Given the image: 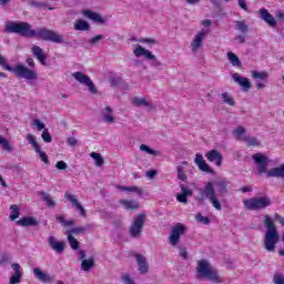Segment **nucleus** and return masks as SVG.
I'll return each mask as SVG.
<instances>
[{
	"label": "nucleus",
	"instance_id": "obj_1",
	"mask_svg": "<svg viewBox=\"0 0 284 284\" xmlns=\"http://www.w3.org/2000/svg\"><path fill=\"white\" fill-rule=\"evenodd\" d=\"M4 32L20 34V37L42 39V41H50L51 43H65V37L63 34L45 28L31 29L28 22L9 21L6 23Z\"/></svg>",
	"mask_w": 284,
	"mask_h": 284
},
{
	"label": "nucleus",
	"instance_id": "obj_2",
	"mask_svg": "<svg viewBox=\"0 0 284 284\" xmlns=\"http://www.w3.org/2000/svg\"><path fill=\"white\" fill-rule=\"evenodd\" d=\"M229 184L230 183L225 179H216L215 182H207L204 185L203 190L200 192V196L201 199H206L207 201H210L211 205H213V207L217 210V212H221L223 207L221 206V201H219V196L216 195L215 187H217V192L220 194H227Z\"/></svg>",
	"mask_w": 284,
	"mask_h": 284
},
{
	"label": "nucleus",
	"instance_id": "obj_3",
	"mask_svg": "<svg viewBox=\"0 0 284 284\" xmlns=\"http://www.w3.org/2000/svg\"><path fill=\"white\" fill-rule=\"evenodd\" d=\"M195 277L197 281H211V283H223V278L219 274V270L214 268L210 261L200 260L195 266Z\"/></svg>",
	"mask_w": 284,
	"mask_h": 284
},
{
	"label": "nucleus",
	"instance_id": "obj_4",
	"mask_svg": "<svg viewBox=\"0 0 284 284\" xmlns=\"http://www.w3.org/2000/svg\"><path fill=\"white\" fill-rule=\"evenodd\" d=\"M254 163L257 165L256 174H266L268 179H284V164L281 168H273L267 171L270 159L263 153H255L252 156Z\"/></svg>",
	"mask_w": 284,
	"mask_h": 284
},
{
	"label": "nucleus",
	"instance_id": "obj_5",
	"mask_svg": "<svg viewBox=\"0 0 284 284\" xmlns=\"http://www.w3.org/2000/svg\"><path fill=\"white\" fill-rule=\"evenodd\" d=\"M263 224L266 227L264 235V250H266V252H274V250H276V244L281 241L278 230L276 229V225H274V221H272L270 215H264Z\"/></svg>",
	"mask_w": 284,
	"mask_h": 284
},
{
	"label": "nucleus",
	"instance_id": "obj_6",
	"mask_svg": "<svg viewBox=\"0 0 284 284\" xmlns=\"http://www.w3.org/2000/svg\"><path fill=\"white\" fill-rule=\"evenodd\" d=\"M0 65L3 68V70L16 74L18 79H26V81H37V79H39V73L36 70H32L23 64H17L14 68L10 67L8 63H6V58H3V55H0Z\"/></svg>",
	"mask_w": 284,
	"mask_h": 284
},
{
	"label": "nucleus",
	"instance_id": "obj_7",
	"mask_svg": "<svg viewBox=\"0 0 284 284\" xmlns=\"http://www.w3.org/2000/svg\"><path fill=\"white\" fill-rule=\"evenodd\" d=\"M243 203L246 210H250L251 212H256L270 207V205H272V200L270 199V196L265 195L244 200Z\"/></svg>",
	"mask_w": 284,
	"mask_h": 284
},
{
	"label": "nucleus",
	"instance_id": "obj_8",
	"mask_svg": "<svg viewBox=\"0 0 284 284\" xmlns=\"http://www.w3.org/2000/svg\"><path fill=\"white\" fill-rule=\"evenodd\" d=\"M145 225V213H140L133 217V222L129 229V234L131 239H140L143 234V227Z\"/></svg>",
	"mask_w": 284,
	"mask_h": 284
},
{
	"label": "nucleus",
	"instance_id": "obj_9",
	"mask_svg": "<svg viewBox=\"0 0 284 284\" xmlns=\"http://www.w3.org/2000/svg\"><path fill=\"white\" fill-rule=\"evenodd\" d=\"M133 54L136 58L144 57V59H146V61H152L151 65H153V68H161V65H163V63H161V61L156 60V55H154L152 53V51L141 47V44L135 45V48L133 50Z\"/></svg>",
	"mask_w": 284,
	"mask_h": 284
},
{
	"label": "nucleus",
	"instance_id": "obj_10",
	"mask_svg": "<svg viewBox=\"0 0 284 284\" xmlns=\"http://www.w3.org/2000/svg\"><path fill=\"white\" fill-rule=\"evenodd\" d=\"M183 234H185V225L182 223H176L174 226H172L169 235L170 245H172V247H176V245L181 243V236H183Z\"/></svg>",
	"mask_w": 284,
	"mask_h": 284
},
{
	"label": "nucleus",
	"instance_id": "obj_11",
	"mask_svg": "<svg viewBox=\"0 0 284 284\" xmlns=\"http://www.w3.org/2000/svg\"><path fill=\"white\" fill-rule=\"evenodd\" d=\"M72 77H73V79H75V81L81 83V85H87V88H89V92H91V94H97V92H98L97 87L94 85V82H92V79H90L87 74H84L81 71H77V72L72 73Z\"/></svg>",
	"mask_w": 284,
	"mask_h": 284
},
{
	"label": "nucleus",
	"instance_id": "obj_12",
	"mask_svg": "<svg viewBox=\"0 0 284 284\" xmlns=\"http://www.w3.org/2000/svg\"><path fill=\"white\" fill-rule=\"evenodd\" d=\"M26 139L28 141L29 145H32L37 154H39V159L42 163H45V165L50 164V160L48 159V154L45 152L41 151V146L39 145V142H37V138L34 135L28 133L26 135Z\"/></svg>",
	"mask_w": 284,
	"mask_h": 284
},
{
	"label": "nucleus",
	"instance_id": "obj_13",
	"mask_svg": "<svg viewBox=\"0 0 284 284\" xmlns=\"http://www.w3.org/2000/svg\"><path fill=\"white\" fill-rule=\"evenodd\" d=\"M194 163L201 172H206V174H214V169L207 165V162H205V159H203V154L196 153Z\"/></svg>",
	"mask_w": 284,
	"mask_h": 284
},
{
	"label": "nucleus",
	"instance_id": "obj_14",
	"mask_svg": "<svg viewBox=\"0 0 284 284\" xmlns=\"http://www.w3.org/2000/svg\"><path fill=\"white\" fill-rule=\"evenodd\" d=\"M205 37H207V31L202 30L193 38L191 42L192 52H199V49L203 45V39H205Z\"/></svg>",
	"mask_w": 284,
	"mask_h": 284
},
{
	"label": "nucleus",
	"instance_id": "obj_15",
	"mask_svg": "<svg viewBox=\"0 0 284 284\" xmlns=\"http://www.w3.org/2000/svg\"><path fill=\"white\" fill-rule=\"evenodd\" d=\"M205 158L207 159V161H210V163H215L217 168H221V165H223V155L216 150H211L206 152Z\"/></svg>",
	"mask_w": 284,
	"mask_h": 284
},
{
	"label": "nucleus",
	"instance_id": "obj_16",
	"mask_svg": "<svg viewBox=\"0 0 284 284\" xmlns=\"http://www.w3.org/2000/svg\"><path fill=\"white\" fill-rule=\"evenodd\" d=\"M48 243L53 252H57L58 254H62V252H65V242L57 241V239L51 235L48 237Z\"/></svg>",
	"mask_w": 284,
	"mask_h": 284
},
{
	"label": "nucleus",
	"instance_id": "obj_17",
	"mask_svg": "<svg viewBox=\"0 0 284 284\" xmlns=\"http://www.w3.org/2000/svg\"><path fill=\"white\" fill-rule=\"evenodd\" d=\"M11 268L14 273L9 278V284H19V283H21V264L11 263Z\"/></svg>",
	"mask_w": 284,
	"mask_h": 284
},
{
	"label": "nucleus",
	"instance_id": "obj_18",
	"mask_svg": "<svg viewBox=\"0 0 284 284\" xmlns=\"http://www.w3.org/2000/svg\"><path fill=\"white\" fill-rule=\"evenodd\" d=\"M31 52H32L33 57H36V59H38V61L41 65H48V62H47L48 57L45 55V53L43 52V49H41V47L33 45L31 48Z\"/></svg>",
	"mask_w": 284,
	"mask_h": 284
},
{
	"label": "nucleus",
	"instance_id": "obj_19",
	"mask_svg": "<svg viewBox=\"0 0 284 284\" xmlns=\"http://www.w3.org/2000/svg\"><path fill=\"white\" fill-rule=\"evenodd\" d=\"M260 16L261 19L265 21V23H267L271 28H276V19L274 18V16L271 14L267 9H260Z\"/></svg>",
	"mask_w": 284,
	"mask_h": 284
},
{
	"label": "nucleus",
	"instance_id": "obj_20",
	"mask_svg": "<svg viewBox=\"0 0 284 284\" xmlns=\"http://www.w3.org/2000/svg\"><path fill=\"white\" fill-rule=\"evenodd\" d=\"M135 258L140 274H148V272H150V264H148L145 256H143V254H136Z\"/></svg>",
	"mask_w": 284,
	"mask_h": 284
},
{
	"label": "nucleus",
	"instance_id": "obj_21",
	"mask_svg": "<svg viewBox=\"0 0 284 284\" xmlns=\"http://www.w3.org/2000/svg\"><path fill=\"white\" fill-rule=\"evenodd\" d=\"M83 17H85L87 19H90L91 21H93L94 23H101L102 26H104L105 23V19H103V17L92 10H84L82 12Z\"/></svg>",
	"mask_w": 284,
	"mask_h": 284
},
{
	"label": "nucleus",
	"instance_id": "obj_22",
	"mask_svg": "<svg viewBox=\"0 0 284 284\" xmlns=\"http://www.w3.org/2000/svg\"><path fill=\"white\" fill-rule=\"evenodd\" d=\"M33 275L41 283H50L52 281V276H50V274L43 272L39 267L33 268Z\"/></svg>",
	"mask_w": 284,
	"mask_h": 284
},
{
	"label": "nucleus",
	"instance_id": "obj_23",
	"mask_svg": "<svg viewBox=\"0 0 284 284\" xmlns=\"http://www.w3.org/2000/svg\"><path fill=\"white\" fill-rule=\"evenodd\" d=\"M132 105L135 108H150V110H154L152 102L148 101L145 98L134 97L132 99Z\"/></svg>",
	"mask_w": 284,
	"mask_h": 284
},
{
	"label": "nucleus",
	"instance_id": "obj_24",
	"mask_svg": "<svg viewBox=\"0 0 284 284\" xmlns=\"http://www.w3.org/2000/svg\"><path fill=\"white\" fill-rule=\"evenodd\" d=\"M232 79L233 81H235V83H239L244 90H250V88H252V82H250V79L243 78L239 73H233Z\"/></svg>",
	"mask_w": 284,
	"mask_h": 284
},
{
	"label": "nucleus",
	"instance_id": "obj_25",
	"mask_svg": "<svg viewBox=\"0 0 284 284\" xmlns=\"http://www.w3.org/2000/svg\"><path fill=\"white\" fill-rule=\"evenodd\" d=\"M194 193L192 192V189L185 187L184 185H181V193L176 194V200L179 203H187V196H192Z\"/></svg>",
	"mask_w": 284,
	"mask_h": 284
},
{
	"label": "nucleus",
	"instance_id": "obj_26",
	"mask_svg": "<svg viewBox=\"0 0 284 284\" xmlns=\"http://www.w3.org/2000/svg\"><path fill=\"white\" fill-rule=\"evenodd\" d=\"M120 205H123L124 210H139L140 205L136 200H120Z\"/></svg>",
	"mask_w": 284,
	"mask_h": 284
},
{
	"label": "nucleus",
	"instance_id": "obj_27",
	"mask_svg": "<svg viewBox=\"0 0 284 284\" xmlns=\"http://www.w3.org/2000/svg\"><path fill=\"white\" fill-rule=\"evenodd\" d=\"M90 230H94V224H85L84 226H77L69 231L70 234H85V232H90Z\"/></svg>",
	"mask_w": 284,
	"mask_h": 284
},
{
	"label": "nucleus",
	"instance_id": "obj_28",
	"mask_svg": "<svg viewBox=\"0 0 284 284\" xmlns=\"http://www.w3.org/2000/svg\"><path fill=\"white\" fill-rule=\"evenodd\" d=\"M118 190H121L122 192H131L133 194H138V196H142L143 195V189H141L139 186H123V185H119Z\"/></svg>",
	"mask_w": 284,
	"mask_h": 284
},
{
	"label": "nucleus",
	"instance_id": "obj_29",
	"mask_svg": "<svg viewBox=\"0 0 284 284\" xmlns=\"http://www.w3.org/2000/svg\"><path fill=\"white\" fill-rule=\"evenodd\" d=\"M74 30H78L80 32H85L88 30H90V23H88V21L79 19L74 22L73 26Z\"/></svg>",
	"mask_w": 284,
	"mask_h": 284
},
{
	"label": "nucleus",
	"instance_id": "obj_30",
	"mask_svg": "<svg viewBox=\"0 0 284 284\" xmlns=\"http://www.w3.org/2000/svg\"><path fill=\"white\" fill-rule=\"evenodd\" d=\"M17 225H20L21 227L34 226L37 225V220L34 217H21L17 221Z\"/></svg>",
	"mask_w": 284,
	"mask_h": 284
},
{
	"label": "nucleus",
	"instance_id": "obj_31",
	"mask_svg": "<svg viewBox=\"0 0 284 284\" xmlns=\"http://www.w3.org/2000/svg\"><path fill=\"white\" fill-rule=\"evenodd\" d=\"M40 196L42 201H44L45 205H48V207H57V202L52 200V195L45 192H40Z\"/></svg>",
	"mask_w": 284,
	"mask_h": 284
},
{
	"label": "nucleus",
	"instance_id": "obj_32",
	"mask_svg": "<svg viewBox=\"0 0 284 284\" xmlns=\"http://www.w3.org/2000/svg\"><path fill=\"white\" fill-rule=\"evenodd\" d=\"M226 57L232 65L235 68H241V59H239V55L236 53L230 51L226 53Z\"/></svg>",
	"mask_w": 284,
	"mask_h": 284
},
{
	"label": "nucleus",
	"instance_id": "obj_33",
	"mask_svg": "<svg viewBox=\"0 0 284 284\" xmlns=\"http://www.w3.org/2000/svg\"><path fill=\"white\" fill-rule=\"evenodd\" d=\"M221 99L223 103H226V105H231V108H234L236 105V102L227 92L221 93Z\"/></svg>",
	"mask_w": 284,
	"mask_h": 284
},
{
	"label": "nucleus",
	"instance_id": "obj_34",
	"mask_svg": "<svg viewBox=\"0 0 284 284\" xmlns=\"http://www.w3.org/2000/svg\"><path fill=\"white\" fill-rule=\"evenodd\" d=\"M235 26V30H239L243 34L250 32V26H247L244 20L236 21Z\"/></svg>",
	"mask_w": 284,
	"mask_h": 284
},
{
	"label": "nucleus",
	"instance_id": "obj_35",
	"mask_svg": "<svg viewBox=\"0 0 284 284\" xmlns=\"http://www.w3.org/2000/svg\"><path fill=\"white\" fill-rule=\"evenodd\" d=\"M81 267L83 272H90L94 267V260H82Z\"/></svg>",
	"mask_w": 284,
	"mask_h": 284
},
{
	"label": "nucleus",
	"instance_id": "obj_36",
	"mask_svg": "<svg viewBox=\"0 0 284 284\" xmlns=\"http://www.w3.org/2000/svg\"><path fill=\"white\" fill-rule=\"evenodd\" d=\"M64 199L69 201V203H71L72 207H77L81 204V202H79V199H77V195L74 194L67 193L64 194Z\"/></svg>",
	"mask_w": 284,
	"mask_h": 284
},
{
	"label": "nucleus",
	"instance_id": "obj_37",
	"mask_svg": "<svg viewBox=\"0 0 284 284\" xmlns=\"http://www.w3.org/2000/svg\"><path fill=\"white\" fill-rule=\"evenodd\" d=\"M91 159H93V161H95V165L98 168H101V165H103L104 160L103 156L101 155V153H97V152H92L90 153Z\"/></svg>",
	"mask_w": 284,
	"mask_h": 284
},
{
	"label": "nucleus",
	"instance_id": "obj_38",
	"mask_svg": "<svg viewBox=\"0 0 284 284\" xmlns=\"http://www.w3.org/2000/svg\"><path fill=\"white\" fill-rule=\"evenodd\" d=\"M10 210H11V214H10L9 219L11 221H17V217L20 216V214H21L19 206L17 204H13L10 206Z\"/></svg>",
	"mask_w": 284,
	"mask_h": 284
},
{
	"label": "nucleus",
	"instance_id": "obj_39",
	"mask_svg": "<svg viewBox=\"0 0 284 284\" xmlns=\"http://www.w3.org/2000/svg\"><path fill=\"white\" fill-rule=\"evenodd\" d=\"M176 172H178V179L179 181H187V174H185V166L183 165H178L176 166Z\"/></svg>",
	"mask_w": 284,
	"mask_h": 284
},
{
	"label": "nucleus",
	"instance_id": "obj_40",
	"mask_svg": "<svg viewBox=\"0 0 284 284\" xmlns=\"http://www.w3.org/2000/svg\"><path fill=\"white\" fill-rule=\"evenodd\" d=\"M251 77H252V79H260L261 81H265V79H267V77H270V74H267L266 71H263V72L252 71Z\"/></svg>",
	"mask_w": 284,
	"mask_h": 284
},
{
	"label": "nucleus",
	"instance_id": "obj_41",
	"mask_svg": "<svg viewBox=\"0 0 284 284\" xmlns=\"http://www.w3.org/2000/svg\"><path fill=\"white\" fill-rule=\"evenodd\" d=\"M68 241L70 244V247L73 250H79V242L78 240L72 235V233L68 232Z\"/></svg>",
	"mask_w": 284,
	"mask_h": 284
},
{
	"label": "nucleus",
	"instance_id": "obj_42",
	"mask_svg": "<svg viewBox=\"0 0 284 284\" xmlns=\"http://www.w3.org/2000/svg\"><path fill=\"white\" fill-rule=\"evenodd\" d=\"M105 39L103 34L94 36L93 38L88 40L89 45H99V42L103 41Z\"/></svg>",
	"mask_w": 284,
	"mask_h": 284
},
{
	"label": "nucleus",
	"instance_id": "obj_43",
	"mask_svg": "<svg viewBox=\"0 0 284 284\" xmlns=\"http://www.w3.org/2000/svg\"><path fill=\"white\" fill-rule=\"evenodd\" d=\"M195 220L197 221V223H203V225H210V217L207 216H203V214L197 213L195 215Z\"/></svg>",
	"mask_w": 284,
	"mask_h": 284
},
{
	"label": "nucleus",
	"instance_id": "obj_44",
	"mask_svg": "<svg viewBox=\"0 0 284 284\" xmlns=\"http://www.w3.org/2000/svg\"><path fill=\"white\" fill-rule=\"evenodd\" d=\"M42 141H44V143H52V135H50V131L48 129H44L42 131Z\"/></svg>",
	"mask_w": 284,
	"mask_h": 284
},
{
	"label": "nucleus",
	"instance_id": "obj_45",
	"mask_svg": "<svg viewBox=\"0 0 284 284\" xmlns=\"http://www.w3.org/2000/svg\"><path fill=\"white\" fill-rule=\"evenodd\" d=\"M140 150L141 152H145L146 154H151L152 156L156 155V151H154V149H151L146 144H141Z\"/></svg>",
	"mask_w": 284,
	"mask_h": 284
},
{
	"label": "nucleus",
	"instance_id": "obj_46",
	"mask_svg": "<svg viewBox=\"0 0 284 284\" xmlns=\"http://www.w3.org/2000/svg\"><path fill=\"white\" fill-rule=\"evenodd\" d=\"M233 134H234V136H235L239 141H241V136H242L243 134H245V128H243V126H237V128L233 131Z\"/></svg>",
	"mask_w": 284,
	"mask_h": 284
},
{
	"label": "nucleus",
	"instance_id": "obj_47",
	"mask_svg": "<svg viewBox=\"0 0 284 284\" xmlns=\"http://www.w3.org/2000/svg\"><path fill=\"white\" fill-rule=\"evenodd\" d=\"M9 263H12V256H10L8 254L1 255V257H0V265L1 266L9 265Z\"/></svg>",
	"mask_w": 284,
	"mask_h": 284
},
{
	"label": "nucleus",
	"instance_id": "obj_48",
	"mask_svg": "<svg viewBox=\"0 0 284 284\" xmlns=\"http://www.w3.org/2000/svg\"><path fill=\"white\" fill-rule=\"evenodd\" d=\"M274 284H284V274L283 273H275L273 276Z\"/></svg>",
	"mask_w": 284,
	"mask_h": 284
},
{
	"label": "nucleus",
	"instance_id": "obj_49",
	"mask_svg": "<svg viewBox=\"0 0 284 284\" xmlns=\"http://www.w3.org/2000/svg\"><path fill=\"white\" fill-rule=\"evenodd\" d=\"M31 125H36L39 132H41V130H45V123L41 122L39 119H34Z\"/></svg>",
	"mask_w": 284,
	"mask_h": 284
},
{
	"label": "nucleus",
	"instance_id": "obj_50",
	"mask_svg": "<svg viewBox=\"0 0 284 284\" xmlns=\"http://www.w3.org/2000/svg\"><path fill=\"white\" fill-rule=\"evenodd\" d=\"M243 141H245V143L250 146L258 145V141L256 140V138L245 136L243 138Z\"/></svg>",
	"mask_w": 284,
	"mask_h": 284
},
{
	"label": "nucleus",
	"instance_id": "obj_51",
	"mask_svg": "<svg viewBox=\"0 0 284 284\" xmlns=\"http://www.w3.org/2000/svg\"><path fill=\"white\" fill-rule=\"evenodd\" d=\"M29 6H31V8H48V3L39 2V1H34V0H31L29 2Z\"/></svg>",
	"mask_w": 284,
	"mask_h": 284
},
{
	"label": "nucleus",
	"instance_id": "obj_52",
	"mask_svg": "<svg viewBox=\"0 0 284 284\" xmlns=\"http://www.w3.org/2000/svg\"><path fill=\"white\" fill-rule=\"evenodd\" d=\"M121 281L124 284H136V282H134V280H132L129 274H122L121 275Z\"/></svg>",
	"mask_w": 284,
	"mask_h": 284
},
{
	"label": "nucleus",
	"instance_id": "obj_53",
	"mask_svg": "<svg viewBox=\"0 0 284 284\" xmlns=\"http://www.w3.org/2000/svg\"><path fill=\"white\" fill-rule=\"evenodd\" d=\"M0 145H2L3 150H12V146H10V142H8V139L0 136Z\"/></svg>",
	"mask_w": 284,
	"mask_h": 284
},
{
	"label": "nucleus",
	"instance_id": "obj_54",
	"mask_svg": "<svg viewBox=\"0 0 284 284\" xmlns=\"http://www.w3.org/2000/svg\"><path fill=\"white\" fill-rule=\"evenodd\" d=\"M102 121H104V123H115L116 119H114L112 114L106 113L102 116Z\"/></svg>",
	"mask_w": 284,
	"mask_h": 284
},
{
	"label": "nucleus",
	"instance_id": "obj_55",
	"mask_svg": "<svg viewBox=\"0 0 284 284\" xmlns=\"http://www.w3.org/2000/svg\"><path fill=\"white\" fill-rule=\"evenodd\" d=\"M67 143L71 148H77V145H79V140H77V138L74 136H71V138H68Z\"/></svg>",
	"mask_w": 284,
	"mask_h": 284
},
{
	"label": "nucleus",
	"instance_id": "obj_56",
	"mask_svg": "<svg viewBox=\"0 0 284 284\" xmlns=\"http://www.w3.org/2000/svg\"><path fill=\"white\" fill-rule=\"evenodd\" d=\"M139 43H149L151 45H154V43H156V40L152 38H142L139 40Z\"/></svg>",
	"mask_w": 284,
	"mask_h": 284
},
{
	"label": "nucleus",
	"instance_id": "obj_57",
	"mask_svg": "<svg viewBox=\"0 0 284 284\" xmlns=\"http://www.w3.org/2000/svg\"><path fill=\"white\" fill-rule=\"evenodd\" d=\"M55 168L57 170H68V164L64 161H58Z\"/></svg>",
	"mask_w": 284,
	"mask_h": 284
},
{
	"label": "nucleus",
	"instance_id": "obj_58",
	"mask_svg": "<svg viewBox=\"0 0 284 284\" xmlns=\"http://www.w3.org/2000/svg\"><path fill=\"white\" fill-rule=\"evenodd\" d=\"M74 209L78 210L80 216H87L85 209L81 204H78Z\"/></svg>",
	"mask_w": 284,
	"mask_h": 284
},
{
	"label": "nucleus",
	"instance_id": "obj_59",
	"mask_svg": "<svg viewBox=\"0 0 284 284\" xmlns=\"http://www.w3.org/2000/svg\"><path fill=\"white\" fill-rule=\"evenodd\" d=\"M234 40L236 41V43L243 44L245 43V36L243 34L236 36Z\"/></svg>",
	"mask_w": 284,
	"mask_h": 284
},
{
	"label": "nucleus",
	"instance_id": "obj_60",
	"mask_svg": "<svg viewBox=\"0 0 284 284\" xmlns=\"http://www.w3.org/2000/svg\"><path fill=\"white\" fill-rule=\"evenodd\" d=\"M180 256L183 258V261H187V250L180 248Z\"/></svg>",
	"mask_w": 284,
	"mask_h": 284
},
{
	"label": "nucleus",
	"instance_id": "obj_61",
	"mask_svg": "<svg viewBox=\"0 0 284 284\" xmlns=\"http://www.w3.org/2000/svg\"><path fill=\"white\" fill-rule=\"evenodd\" d=\"M239 6L240 8H242V10H244L245 12H247V4L245 3V0H239Z\"/></svg>",
	"mask_w": 284,
	"mask_h": 284
},
{
	"label": "nucleus",
	"instance_id": "obj_62",
	"mask_svg": "<svg viewBox=\"0 0 284 284\" xmlns=\"http://www.w3.org/2000/svg\"><path fill=\"white\" fill-rule=\"evenodd\" d=\"M146 176L149 179H154V176H156V171L155 170L146 171Z\"/></svg>",
	"mask_w": 284,
	"mask_h": 284
},
{
	"label": "nucleus",
	"instance_id": "obj_63",
	"mask_svg": "<svg viewBox=\"0 0 284 284\" xmlns=\"http://www.w3.org/2000/svg\"><path fill=\"white\" fill-rule=\"evenodd\" d=\"M275 221H278L281 225H284V217L280 215L278 213L275 214Z\"/></svg>",
	"mask_w": 284,
	"mask_h": 284
},
{
	"label": "nucleus",
	"instance_id": "obj_64",
	"mask_svg": "<svg viewBox=\"0 0 284 284\" xmlns=\"http://www.w3.org/2000/svg\"><path fill=\"white\" fill-rule=\"evenodd\" d=\"M26 63L29 65V68H34V59L28 58L26 60Z\"/></svg>",
	"mask_w": 284,
	"mask_h": 284
}]
</instances>
